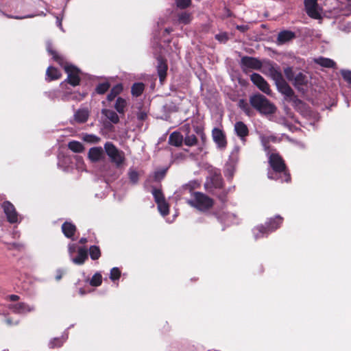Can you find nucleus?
<instances>
[{"label":"nucleus","mask_w":351,"mask_h":351,"mask_svg":"<svg viewBox=\"0 0 351 351\" xmlns=\"http://www.w3.org/2000/svg\"><path fill=\"white\" fill-rule=\"evenodd\" d=\"M179 20L184 23H188L191 21V16L186 12L182 13L180 15Z\"/></svg>","instance_id":"09e8293b"},{"label":"nucleus","mask_w":351,"mask_h":351,"mask_svg":"<svg viewBox=\"0 0 351 351\" xmlns=\"http://www.w3.org/2000/svg\"><path fill=\"white\" fill-rule=\"evenodd\" d=\"M83 140L88 143H97L100 141V138L94 134H85L83 136Z\"/></svg>","instance_id":"58836bf2"},{"label":"nucleus","mask_w":351,"mask_h":351,"mask_svg":"<svg viewBox=\"0 0 351 351\" xmlns=\"http://www.w3.org/2000/svg\"><path fill=\"white\" fill-rule=\"evenodd\" d=\"M80 293L81 295H84L86 293V292L84 291H83L82 289H80Z\"/></svg>","instance_id":"0e129e2a"},{"label":"nucleus","mask_w":351,"mask_h":351,"mask_svg":"<svg viewBox=\"0 0 351 351\" xmlns=\"http://www.w3.org/2000/svg\"><path fill=\"white\" fill-rule=\"evenodd\" d=\"M87 258V250L85 248L78 249V255L76 258H72V261L76 265H82Z\"/></svg>","instance_id":"aec40b11"},{"label":"nucleus","mask_w":351,"mask_h":351,"mask_svg":"<svg viewBox=\"0 0 351 351\" xmlns=\"http://www.w3.org/2000/svg\"><path fill=\"white\" fill-rule=\"evenodd\" d=\"M145 86L143 83H135L132 87V94L133 96L138 97L143 93Z\"/></svg>","instance_id":"7c9ffc66"},{"label":"nucleus","mask_w":351,"mask_h":351,"mask_svg":"<svg viewBox=\"0 0 351 351\" xmlns=\"http://www.w3.org/2000/svg\"><path fill=\"white\" fill-rule=\"evenodd\" d=\"M275 84L279 92L282 94L291 97L293 95V90L289 84L285 81L283 77L281 76L279 80L275 81Z\"/></svg>","instance_id":"4468645a"},{"label":"nucleus","mask_w":351,"mask_h":351,"mask_svg":"<svg viewBox=\"0 0 351 351\" xmlns=\"http://www.w3.org/2000/svg\"><path fill=\"white\" fill-rule=\"evenodd\" d=\"M234 166L233 165H227L224 171L225 176L228 178H231L234 173Z\"/></svg>","instance_id":"a19ab883"},{"label":"nucleus","mask_w":351,"mask_h":351,"mask_svg":"<svg viewBox=\"0 0 351 351\" xmlns=\"http://www.w3.org/2000/svg\"><path fill=\"white\" fill-rule=\"evenodd\" d=\"M2 206L10 223H13L19 221L18 214L13 204L10 202H5L3 203Z\"/></svg>","instance_id":"9b49d317"},{"label":"nucleus","mask_w":351,"mask_h":351,"mask_svg":"<svg viewBox=\"0 0 351 351\" xmlns=\"http://www.w3.org/2000/svg\"><path fill=\"white\" fill-rule=\"evenodd\" d=\"M147 117V114L145 112H140L137 114V117L139 120H144Z\"/></svg>","instance_id":"4d7b16f0"},{"label":"nucleus","mask_w":351,"mask_h":351,"mask_svg":"<svg viewBox=\"0 0 351 351\" xmlns=\"http://www.w3.org/2000/svg\"><path fill=\"white\" fill-rule=\"evenodd\" d=\"M102 277L99 273H96L90 280V285L93 287H98L101 284Z\"/></svg>","instance_id":"72a5a7b5"},{"label":"nucleus","mask_w":351,"mask_h":351,"mask_svg":"<svg viewBox=\"0 0 351 351\" xmlns=\"http://www.w3.org/2000/svg\"><path fill=\"white\" fill-rule=\"evenodd\" d=\"M253 235L256 239L263 237L267 235L269 232L267 228H265L263 226H256L252 230Z\"/></svg>","instance_id":"b1692460"},{"label":"nucleus","mask_w":351,"mask_h":351,"mask_svg":"<svg viewBox=\"0 0 351 351\" xmlns=\"http://www.w3.org/2000/svg\"><path fill=\"white\" fill-rule=\"evenodd\" d=\"M262 143L264 146L265 150L267 152V155L269 158V162L272 168V171L268 172V178L269 179L274 180L280 179L282 182H288L290 177L287 173L285 165L282 158L278 153L275 152H270L263 138L262 139Z\"/></svg>","instance_id":"f257e3e1"},{"label":"nucleus","mask_w":351,"mask_h":351,"mask_svg":"<svg viewBox=\"0 0 351 351\" xmlns=\"http://www.w3.org/2000/svg\"><path fill=\"white\" fill-rule=\"evenodd\" d=\"M158 73L160 82H162L167 74V64L162 60H158Z\"/></svg>","instance_id":"bb28decb"},{"label":"nucleus","mask_w":351,"mask_h":351,"mask_svg":"<svg viewBox=\"0 0 351 351\" xmlns=\"http://www.w3.org/2000/svg\"><path fill=\"white\" fill-rule=\"evenodd\" d=\"M341 73L344 80L351 84V71L349 70H341Z\"/></svg>","instance_id":"a18cd8bd"},{"label":"nucleus","mask_w":351,"mask_h":351,"mask_svg":"<svg viewBox=\"0 0 351 351\" xmlns=\"http://www.w3.org/2000/svg\"><path fill=\"white\" fill-rule=\"evenodd\" d=\"M237 29H239L241 31H244L245 28L244 26H237Z\"/></svg>","instance_id":"680f3d73"},{"label":"nucleus","mask_w":351,"mask_h":351,"mask_svg":"<svg viewBox=\"0 0 351 351\" xmlns=\"http://www.w3.org/2000/svg\"><path fill=\"white\" fill-rule=\"evenodd\" d=\"M341 2L345 5L341 6V9L346 8L348 11H351V0H343Z\"/></svg>","instance_id":"603ef678"},{"label":"nucleus","mask_w":351,"mask_h":351,"mask_svg":"<svg viewBox=\"0 0 351 351\" xmlns=\"http://www.w3.org/2000/svg\"><path fill=\"white\" fill-rule=\"evenodd\" d=\"M201 136H202V140L204 141L205 136L203 133L201 134Z\"/></svg>","instance_id":"69168bd1"},{"label":"nucleus","mask_w":351,"mask_h":351,"mask_svg":"<svg viewBox=\"0 0 351 351\" xmlns=\"http://www.w3.org/2000/svg\"><path fill=\"white\" fill-rule=\"evenodd\" d=\"M89 110L86 108L78 109L74 114V120L78 123H85L89 117Z\"/></svg>","instance_id":"2eb2a0df"},{"label":"nucleus","mask_w":351,"mask_h":351,"mask_svg":"<svg viewBox=\"0 0 351 351\" xmlns=\"http://www.w3.org/2000/svg\"><path fill=\"white\" fill-rule=\"evenodd\" d=\"M104 149L111 162L114 163L117 167H121L124 164L125 160L124 152L117 149L112 143L107 142L104 145Z\"/></svg>","instance_id":"20e7f679"},{"label":"nucleus","mask_w":351,"mask_h":351,"mask_svg":"<svg viewBox=\"0 0 351 351\" xmlns=\"http://www.w3.org/2000/svg\"><path fill=\"white\" fill-rule=\"evenodd\" d=\"M282 222V218L280 216H276L274 218L271 219L267 223V228L269 232L274 231L279 228Z\"/></svg>","instance_id":"6ab92c4d"},{"label":"nucleus","mask_w":351,"mask_h":351,"mask_svg":"<svg viewBox=\"0 0 351 351\" xmlns=\"http://www.w3.org/2000/svg\"><path fill=\"white\" fill-rule=\"evenodd\" d=\"M62 230L65 237L71 238L76 230V228L74 224L66 221L62 226Z\"/></svg>","instance_id":"a211bd4d"},{"label":"nucleus","mask_w":351,"mask_h":351,"mask_svg":"<svg viewBox=\"0 0 351 351\" xmlns=\"http://www.w3.org/2000/svg\"><path fill=\"white\" fill-rule=\"evenodd\" d=\"M7 323H8V324H12V323H11V322H10V319H7Z\"/></svg>","instance_id":"338daca9"},{"label":"nucleus","mask_w":351,"mask_h":351,"mask_svg":"<svg viewBox=\"0 0 351 351\" xmlns=\"http://www.w3.org/2000/svg\"><path fill=\"white\" fill-rule=\"evenodd\" d=\"M284 73L287 80H289V81H292L294 80V73L293 71V69L291 67L289 66L285 68L284 69Z\"/></svg>","instance_id":"37998d69"},{"label":"nucleus","mask_w":351,"mask_h":351,"mask_svg":"<svg viewBox=\"0 0 351 351\" xmlns=\"http://www.w3.org/2000/svg\"><path fill=\"white\" fill-rule=\"evenodd\" d=\"M126 104H127V102H126L125 99H124L121 97H118L116 101L114 108L119 113L122 114L125 111V108L126 106Z\"/></svg>","instance_id":"c85d7f7f"},{"label":"nucleus","mask_w":351,"mask_h":351,"mask_svg":"<svg viewBox=\"0 0 351 351\" xmlns=\"http://www.w3.org/2000/svg\"><path fill=\"white\" fill-rule=\"evenodd\" d=\"M129 178L132 182L136 183L138 179V174L136 171L130 170L129 171Z\"/></svg>","instance_id":"8fccbe9b"},{"label":"nucleus","mask_w":351,"mask_h":351,"mask_svg":"<svg viewBox=\"0 0 351 351\" xmlns=\"http://www.w3.org/2000/svg\"><path fill=\"white\" fill-rule=\"evenodd\" d=\"M177 6L181 8L188 7L191 3V0H176Z\"/></svg>","instance_id":"de8ad7c7"},{"label":"nucleus","mask_w":351,"mask_h":351,"mask_svg":"<svg viewBox=\"0 0 351 351\" xmlns=\"http://www.w3.org/2000/svg\"><path fill=\"white\" fill-rule=\"evenodd\" d=\"M253 84L256 85L262 92L267 95H271V90L268 83L258 73H253L250 76Z\"/></svg>","instance_id":"9d476101"},{"label":"nucleus","mask_w":351,"mask_h":351,"mask_svg":"<svg viewBox=\"0 0 351 351\" xmlns=\"http://www.w3.org/2000/svg\"><path fill=\"white\" fill-rule=\"evenodd\" d=\"M11 18H14V19H25L27 18V16H10ZM28 17H32V16H29Z\"/></svg>","instance_id":"052dcab7"},{"label":"nucleus","mask_w":351,"mask_h":351,"mask_svg":"<svg viewBox=\"0 0 351 351\" xmlns=\"http://www.w3.org/2000/svg\"><path fill=\"white\" fill-rule=\"evenodd\" d=\"M109 88H110V84L108 82H103V83L99 84L97 86L96 91L99 94H104L108 90Z\"/></svg>","instance_id":"4c0bfd02"},{"label":"nucleus","mask_w":351,"mask_h":351,"mask_svg":"<svg viewBox=\"0 0 351 351\" xmlns=\"http://www.w3.org/2000/svg\"><path fill=\"white\" fill-rule=\"evenodd\" d=\"M56 20H57V21H56L57 25L60 28L61 30L63 31V28L62 26V19H60L59 16H57Z\"/></svg>","instance_id":"bf43d9fd"},{"label":"nucleus","mask_w":351,"mask_h":351,"mask_svg":"<svg viewBox=\"0 0 351 351\" xmlns=\"http://www.w3.org/2000/svg\"><path fill=\"white\" fill-rule=\"evenodd\" d=\"M86 94H74L73 96H72V99H76V100H80L82 99L83 97H84Z\"/></svg>","instance_id":"6e6d98bb"},{"label":"nucleus","mask_w":351,"mask_h":351,"mask_svg":"<svg viewBox=\"0 0 351 351\" xmlns=\"http://www.w3.org/2000/svg\"><path fill=\"white\" fill-rule=\"evenodd\" d=\"M121 276V271L118 267H113L110 270V278L114 281L119 279Z\"/></svg>","instance_id":"ea45409f"},{"label":"nucleus","mask_w":351,"mask_h":351,"mask_svg":"<svg viewBox=\"0 0 351 351\" xmlns=\"http://www.w3.org/2000/svg\"><path fill=\"white\" fill-rule=\"evenodd\" d=\"M64 273V271H62V270H60V269L58 270L57 271V274L56 276V279L58 280H60Z\"/></svg>","instance_id":"13d9d810"},{"label":"nucleus","mask_w":351,"mask_h":351,"mask_svg":"<svg viewBox=\"0 0 351 351\" xmlns=\"http://www.w3.org/2000/svg\"><path fill=\"white\" fill-rule=\"evenodd\" d=\"M182 141L183 136L179 132H174L169 136V142L172 145L180 146L182 145Z\"/></svg>","instance_id":"5701e85b"},{"label":"nucleus","mask_w":351,"mask_h":351,"mask_svg":"<svg viewBox=\"0 0 351 351\" xmlns=\"http://www.w3.org/2000/svg\"><path fill=\"white\" fill-rule=\"evenodd\" d=\"M187 203L201 211L208 210L213 204V200L202 193H195L193 198L187 200Z\"/></svg>","instance_id":"423d86ee"},{"label":"nucleus","mask_w":351,"mask_h":351,"mask_svg":"<svg viewBox=\"0 0 351 351\" xmlns=\"http://www.w3.org/2000/svg\"><path fill=\"white\" fill-rule=\"evenodd\" d=\"M66 337H62L61 338L57 337L51 339L49 343V346L51 348H55L60 347L63 343L66 341Z\"/></svg>","instance_id":"2f4dec72"},{"label":"nucleus","mask_w":351,"mask_h":351,"mask_svg":"<svg viewBox=\"0 0 351 351\" xmlns=\"http://www.w3.org/2000/svg\"><path fill=\"white\" fill-rule=\"evenodd\" d=\"M100 254V250L98 247L93 245L90 247V255L93 260L98 259Z\"/></svg>","instance_id":"c9c22d12"},{"label":"nucleus","mask_w":351,"mask_h":351,"mask_svg":"<svg viewBox=\"0 0 351 351\" xmlns=\"http://www.w3.org/2000/svg\"><path fill=\"white\" fill-rule=\"evenodd\" d=\"M70 162L71 158L69 157H65L62 160L60 161L59 167H62L64 171H69V169L68 167H64V165Z\"/></svg>","instance_id":"3c124183"},{"label":"nucleus","mask_w":351,"mask_h":351,"mask_svg":"<svg viewBox=\"0 0 351 351\" xmlns=\"http://www.w3.org/2000/svg\"><path fill=\"white\" fill-rule=\"evenodd\" d=\"M104 157L103 149L101 147H92L88 151V158L92 162H97Z\"/></svg>","instance_id":"dca6fc26"},{"label":"nucleus","mask_w":351,"mask_h":351,"mask_svg":"<svg viewBox=\"0 0 351 351\" xmlns=\"http://www.w3.org/2000/svg\"><path fill=\"white\" fill-rule=\"evenodd\" d=\"M314 62L320 66L326 68H332L335 66V62L329 58L319 57L314 59Z\"/></svg>","instance_id":"a878e982"},{"label":"nucleus","mask_w":351,"mask_h":351,"mask_svg":"<svg viewBox=\"0 0 351 351\" xmlns=\"http://www.w3.org/2000/svg\"><path fill=\"white\" fill-rule=\"evenodd\" d=\"M234 130L237 136H239L242 140L248 135L247 127L241 121H238L235 123Z\"/></svg>","instance_id":"f3484780"},{"label":"nucleus","mask_w":351,"mask_h":351,"mask_svg":"<svg viewBox=\"0 0 351 351\" xmlns=\"http://www.w3.org/2000/svg\"><path fill=\"white\" fill-rule=\"evenodd\" d=\"M197 138L194 134H188L184 138V143L187 146H193L197 143Z\"/></svg>","instance_id":"f704fd0d"},{"label":"nucleus","mask_w":351,"mask_h":351,"mask_svg":"<svg viewBox=\"0 0 351 351\" xmlns=\"http://www.w3.org/2000/svg\"><path fill=\"white\" fill-rule=\"evenodd\" d=\"M69 148L73 152L80 153L84 150L83 145L78 141H71L68 145Z\"/></svg>","instance_id":"c756f323"},{"label":"nucleus","mask_w":351,"mask_h":351,"mask_svg":"<svg viewBox=\"0 0 351 351\" xmlns=\"http://www.w3.org/2000/svg\"><path fill=\"white\" fill-rule=\"evenodd\" d=\"M123 90V86L121 84H117L114 86L110 93L108 95L107 99L108 101L113 100L117 95H118Z\"/></svg>","instance_id":"cd10ccee"},{"label":"nucleus","mask_w":351,"mask_h":351,"mask_svg":"<svg viewBox=\"0 0 351 351\" xmlns=\"http://www.w3.org/2000/svg\"><path fill=\"white\" fill-rule=\"evenodd\" d=\"M250 104L253 108L263 114H272L276 110V107L265 96L255 94L250 98Z\"/></svg>","instance_id":"7ed1b4c3"},{"label":"nucleus","mask_w":351,"mask_h":351,"mask_svg":"<svg viewBox=\"0 0 351 351\" xmlns=\"http://www.w3.org/2000/svg\"><path fill=\"white\" fill-rule=\"evenodd\" d=\"M262 64L263 62L254 58L245 56L241 59V66L243 70H261Z\"/></svg>","instance_id":"f8f14e48"},{"label":"nucleus","mask_w":351,"mask_h":351,"mask_svg":"<svg viewBox=\"0 0 351 351\" xmlns=\"http://www.w3.org/2000/svg\"><path fill=\"white\" fill-rule=\"evenodd\" d=\"M19 297L16 295H10L8 296V300L11 302V303L8 304V308L13 313L23 315L34 311V306L23 302H19Z\"/></svg>","instance_id":"39448f33"},{"label":"nucleus","mask_w":351,"mask_h":351,"mask_svg":"<svg viewBox=\"0 0 351 351\" xmlns=\"http://www.w3.org/2000/svg\"><path fill=\"white\" fill-rule=\"evenodd\" d=\"M212 138L219 150H223L227 146L226 137L224 132L217 128L212 130Z\"/></svg>","instance_id":"6e6552de"},{"label":"nucleus","mask_w":351,"mask_h":351,"mask_svg":"<svg viewBox=\"0 0 351 351\" xmlns=\"http://www.w3.org/2000/svg\"><path fill=\"white\" fill-rule=\"evenodd\" d=\"M80 242L81 243H84L85 242H86V239H84V238H82V239H80Z\"/></svg>","instance_id":"e2e57ef3"},{"label":"nucleus","mask_w":351,"mask_h":351,"mask_svg":"<svg viewBox=\"0 0 351 351\" xmlns=\"http://www.w3.org/2000/svg\"><path fill=\"white\" fill-rule=\"evenodd\" d=\"M47 80H58L60 77V72L53 66H49L46 71Z\"/></svg>","instance_id":"4be33fe9"},{"label":"nucleus","mask_w":351,"mask_h":351,"mask_svg":"<svg viewBox=\"0 0 351 351\" xmlns=\"http://www.w3.org/2000/svg\"><path fill=\"white\" fill-rule=\"evenodd\" d=\"M101 113L112 123H117L119 121L117 114L111 110L103 109Z\"/></svg>","instance_id":"393cba45"},{"label":"nucleus","mask_w":351,"mask_h":351,"mask_svg":"<svg viewBox=\"0 0 351 351\" xmlns=\"http://www.w3.org/2000/svg\"><path fill=\"white\" fill-rule=\"evenodd\" d=\"M239 106L247 114H250V107L247 104V103L243 100V99H241L239 101Z\"/></svg>","instance_id":"79ce46f5"},{"label":"nucleus","mask_w":351,"mask_h":351,"mask_svg":"<svg viewBox=\"0 0 351 351\" xmlns=\"http://www.w3.org/2000/svg\"><path fill=\"white\" fill-rule=\"evenodd\" d=\"M294 37V34L291 31L281 32L278 36V43L281 45L291 40Z\"/></svg>","instance_id":"412c9836"},{"label":"nucleus","mask_w":351,"mask_h":351,"mask_svg":"<svg viewBox=\"0 0 351 351\" xmlns=\"http://www.w3.org/2000/svg\"><path fill=\"white\" fill-rule=\"evenodd\" d=\"M261 71L265 75L270 77L274 82L282 76L279 66L270 61H264Z\"/></svg>","instance_id":"0eeeda50"},{"label":"nucleus","mask_w":351,"mask_h":351,"mask_svg":"<svg viewBox=\"0 0 351 351\" xmlns=\"http://www.w3.org/2000/svg\"><path fill=\"white\" fill-rule=\"evenodd\" d=\"M75 160L76 163L77 168L79 171H84L85 169L84 168V163L83 161V159L80 156H75Z\"/></svg>","instance_id":"c03bdc74"},{"label":"nucleus","mask_w":351,"mask_h":351,"mask_svg":"<svg viewBox=\"0 0 351 351\" xmlns=\"http://www.w3.org/2000/svg\"><path fill=\"white\" fill-rule=\"evenodd\" d=\"M157 205L158 209L162 216H165L169 213V205L165 200L157 204Z\"/></svg>","instance_id":"473e14b6"},{"label":"nucleus","mask_w":351,"mask_h":351,"mask_svg":"<svg viewBox=\"0 0 351 351\" xmlns=\"http://www.w3.org/2000/svg\"><path fill=\"white\" fill-rule=\"evenodd\" d=\"M77 246L75 244H69V252L71 256H72L73 254L75 252Z\"/></svg>","instance_id":"5fc2aeb1"},{"label":"nucleus","mask_w":351,"mask_h":351,"mask_svg":"<svg viewBox=\"0 0 351 351\" xmlns=\"http://www.w3.org/2000/svg\"><path fill=\"white\" fill-rule=\"evenodd\" d=\"M304 5L309 16L315 19L320 18L321 13L317 0H304Z\"/></svg>","instance_id":"1a4fd4ad"},{"label":"nucleus","mask_w":351,"mask_h":351,"mask_svg":"<svg viewBox=\"0 0 351 351\" xmlns=\"http://www.w3.org/2000/svg\"><path fill=\"white\" fill-rule=\"evenodd\" d=\"M47 50L53 56V58L64 68L67 73L68 82L73 86L78 85L80 81V70L73 65L64 62L63 58L56 51L53 50L51 43H47Z\"/></svg>","instance_id":"f03ea898"},{"label":"nucleus","mask_w":351,"mask_h":351,"mask_svg":"<svg viewBox=\"0 0 351 351\" xmlns=\"http://www.w3.org/2000/svg\"><path fill=\"white\" fill-rule=\"evenodd\" d=\"M152 194L154 197L156 204H158L165 200L161 191L158 189H153Z\"/></svg>","instance_id":"e433bc0d"},{"label":"nucleus","mask_w":351,"mask_h":351,"mask_svg":"<svg viewBox=\"0 0 351 351\" xmlns=\"http://www.w3.org/2000/svg\"><path fill=\"white\" fill-rule=\"evenodd\" d=\"M167 169H162L158 171H155L154 173V179L156 180H160L162 179L166 173Z\"/></svg>","instance_id":"49530a36"},{"label":"nucleus","mask_w":351,"mask_h":351,"mask_svg":"<svg viewBox=\"0 0 351 351\" xmlns=\"http://www.w3.org/2000/svg\"><path fill=\"white\" fill-rule=\"evenodd\" d=\"M217 219L221 223L227 226L237 222V216L234 214L224 210L217 213Z\"/></svg>","instance_id":"ddd939ff"},{"label":"nucleus","mask_w":351,"mask_h":351,"mask_svg":"<svg viewBox=\"0 0 351 351\" xmlns=\"http://www.w3.org/2000/svg\"><path fill=\"white\" fill-rule=\"evenodd\" d=\"M234 151H235L236 152H239V148H238V147H235Z\"/></svg>","instance_id":"774afa93"},{"label":"nucleus","mask_w":351,"mask_h":351,"mask_svg":"<svg viewBox=\"0 0 351 351\" xmlns=\"http://www.w3.org/2000/svg\"><path fill=\"white\" fill-rule=\"evenodd\" d=\"M215 37L217 40H219L221 42H224L228 39V36L226 33L217 34Z\"/></svg>","instance_id":"864d4df0"}]
</instances>
